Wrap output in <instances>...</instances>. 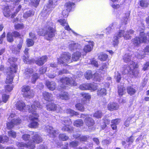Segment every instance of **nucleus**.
Wrapping results in <instances>:
<instances>
[{
  "label": "nucleus",
  "instance_id": "obj_53",
  "mask_svg": "<svg viewBox=\"0 0 149 149\" xmlns=\"http://www.w3.org/2000/svg\"><path fill=\"white\" fill-rule=\"evenodd\" d=\"M15 29L16 30H19L22 29L24 26L22 24H17L14 25Z\"/></svg>",
  "mask_w": 149,
  "mask_h": 149
},
{
  "label": "nucleus",
  "instance_id": "obj_63",
  "mask_svg": "<svg viewBox=\"0 0 149 149\" xmlns=\"http://www.w3.org/2000/svg\"><path fill=\"white\" fill-rule=\"evenodd\" d=\"M90 61L91 64L93 65L95 67H98V63L94 59H92L91 60H90Z\"/></svg>",
  "mask_w": 149,
  "mask_h": 149
},
{
  "label": "nucleus",
  "instance_id": "obj_12",
  "mask_svg": "<svg viewBox=\"0 0 149 149\" xmlns=\"http://www.w3.org/2000/svg\"><path fill=\"white\" fill-rule=\"evenodd\" d=\"M119 107L118 104L115 102H111L108 104L107 108L109 110L111 111L118 109Z\"/></svg>",
  "mask_w": 149,
  "mask_h": 149
},
{
  "label": "nucleus",
  "instance_id": "obj_1",
  "mask_svg": "<svg viewBox=\"0 0 149 149\" xmlns=\"http://www.w3.org/2000/svg\"><path fill=\"white\" fill-rule=\"evenodd\" d=\"M30 104V105L29 104L25 107L24 102L22 101H19L17 102L15 105L16 109L19 111H23L27 110L29 112L32 113V115H31L29 117L31 123L28 125V127L31 128H36L39 125L38 122L39 121V116L36 111L38 109L41 108L42 106L38 101H34Z\"/></svg>",
  "mask_w": 149,
  "mask_h": 149
},
{
  "label": "nucleus",
  "instance_id": "obj_3",
  "mask_svg": "<svg viewBox=\"0 0 149 149\" xmlns=\"http://www.w3.org/2000/svg\"><path fill=\"white\" fill-rule=\"evenodd\" d=\"M42 141V139L40 135L36 134L33 136L32 139L28 143L18 142L16 143V145L18 148L26 147L27 148L33 149L35 147V144L33 143L38 144L41 142Z\"/></svg>",
  "mask_w": 149,
  "mask_h": 149
},
{
  "label": "nucleus",
  "instance_id": "obj_49",
  "mask_svg": "<svg viewBox=\"0 0 149 149\" xmlns=\"http://www.w3.org/2000/svg\"><path fill=\"white\" fill-rule=\"evenodd\" d=\"M13 87L12 85H6L5 87V90L6 92L11 91L13 89Z\"/></svg>",
  "mask_w": 149,
  "mask_h": 149
},
{
  "label": "nucleus",
  "instance_id": "obj_33",
  "mask_svg": "<svg viewBox=\"0 0 149 149\" xmlns=\"http://www.w3.org/2000/svg\"><path fill=\"white\" fill-rule=\"evenodd\" d=\"M33 72L32 68H26L25 70L24 75L26 77H29L33 73Z\"/></svg>",
  "mask_w": 149,
  "mask_h": 149
},
{
  "label": "nucleus",
  "instance_id": "obj_38",
  "mask_svg": "<svg viewBox=\"0 0 149 149\" xmlns=\"http://www.w3.org/2000/svg\"><path fill=\"white\" fill-rule=\"evenodd\" d=\"M103 116V114L100 111H96L93 115L94 117L97 118H100Z\"/></svg>",
  "mask_w": 149,
  "mask_h": 149
},
{
  "label": "nucleus",
  "instance_id": "obj_41",
  "mask_svg": "<svg viewBox=\"0 0 149 149\" xmlns=\"http://www.w3.org/2000/svg\"><path fill=\"white\" fill-rule=\"evenodd\" d=\"M83 124V122L82 120L80 119L75 120L74 123V125L77 127L82 126Z\"/></svg>",
  "mask_w": 149,
  "mask_h": 149
},
{
  "label": "nucleus",
  "instance_id": "obj_21",
  "mask_svg": "<svg viewBox=\"0 0 149 149\" xmlns=\"http://www.w3.org/2000/svg\"><path fill=\"white\" fill-rule=\"evenodd\" d=\"M23 42V40L22 39H20L19 43L17 45V48L14 49H12V52L13 53L17 54L19 52L20 50L21 49L22 46Z\"/></svg>",
  "mask_w": 149,
  "mask_h": 149
},
{
  "label": "nucleus",
  "instance_id": "obj_51",
  "mask_svg": "<svg viewBox=\"0 0 149 149\" xmlns=\"http://www.w3.org/2000/svg\"><path fill=\"white\" fill-rule=\"evenodd\" d=\"M59 138L60 139L63 141H66L69 138L67 136L64 134H60Z\"/></svg>",
  "mask_w": 149,
  "mask_h": 149
},
{
  "label": "nucleus",
  "instance_id": "obj_35",
  "mask_svg": "<svg viewBox=\"0 0 149 149\" xmlns=\"http://www.w3.org/2000/svg\"><path fill=\"white\" fill-rule=\"evenodd\" d=\"M34 95L33 91L31 90L27 93H23V95L24 97L27 98H32Z\"/></svg>",
  "mask_w": 149,
  "mask_h": 149
},
{
  "label": "nucleus",
  "instance_id": "obj_22",
  "mask_svg": "<svg viewBox=\"0 0 149 149\" xmlns=\"http://www.w3.org/2000/svg\"><path fill=\"white\" fill-rule=\"evenodd\" d=\"M46 85L48 88L52 91L54 90L56 88L55 83L53 81H46Z\"/></svg>",
  "mask_w": 149,
  "mask_h": 149
},
{
  "label": "nucleus",
  "instance_id": "obj_6",
  "mask_svg": "<svg viewBox=\"0 0 149 149\" xmlns=\"http://www.w3.org/2000/svg\"><path fill=\"white\" fill-rule=\"evenodd\" d=\"M146 38L144 33L143 32H141L140 33L139 37H136L133 40V43L135 46H138L141 43L147 42Z\"/></svg>",
  "mask_w": 149,
  "mask_h": 149
},
{
  "label": "nucleus",
  "instance_id": "obj_36",
  "mask_svg": "<svg viewBox=\"0 0 149 149\" xmlns=\"http://www.w3.org/2000/svg\"><path fill=\"white\" fill-rule=\"evenodd\" d=\"M34 13L31 10H29L24 13L23 17L24 18H27L28 17L33 16Z\"/></svg>",
  "mask_w": 149,
  "mask_h": 149
},
{
  "label": "nucleus",
  "instance_id": "obj_34",
  "mask_svg": "<svg viewBox=\"0 0 149 149\" xmlns=\"http://www.w3.org/2000/svg\"><path fill=\"white\" fill-rule=\"evenodd\" d=\"M32 74L31 81L32 83L34 84L39 78V76L36 73H33Z\"/></svg>",
  "mask_w": 149,
  "mask_h": 149
},
{
  "label": "nucleus",
  "instance_id": "obj_8",
  "mask_svg": "<svg viewBox=\"0 0 149 149\" xmlns=\"http://www.w3.org/2000/svg\"><path fill=\"white\" fill-rule=\"evenodd\" d=\"M70 54L68 53H65L63 54L61 58L58 59V63L60 64H64L66 65V63H70L72 62Z\"/></svg>",
  "mask_w": 149,
  "mask_h": 149
},
{
  "label": "nucleus",
  "instance_id": "obj_18",
  "mask_svg": "<svg viewBox=\"0 0 149 149\" xmlns=\"http://www.w3.org/2000/svg\"><path fill=\"white\" fill-rule=\"evenodd\" d=\"M74 4L73 3L68 2L66 3L65 4L64 8L67 10V11L64 15H67L68 13L70 11L72 8V6H74Z\"/></svg>",
  "mask_w": 149,
  "mask_h": 149
},
{
  "label": "nucleus",
  "instance_id": "obj_27",
  "mask_svg": "<svg viewBox=\"0 0 149 149\" xmlns=\"http://www.w3.org/2000/svg\"><path fill=\"white\" fill-rule=\"evenodd\" d=\"M17 60V59L16 58H15L14 57L10 58L8 59V62L10 63V67L9 68H14V66H13V65H14L17 67V66L15 64V63L16 61Z\"/></svg>",
  "mask_w": 149,
  "mask_h": 149
},
{
  "label": "nucleus",
  "instance_id": "obj_40",
  "mask_svg": "<svg viewBox=\"0 0 149 149\" xmlns=\"http://www.w3.org/2000/svg\"><path fill=\"white\" fill-rule=\"evenodd\" d=\"M129 16V13L125 14L124 17L123 18L122 20L121 23L122 25H125L127 23V22L128 20V17Z\"/></svg>",
  "mask_w": 149,
  "mask_h": 149
},
{
  "label": "nucleus",
  "instance_id": "obj_56",
  "mask_svg": "<svg viewBox=\"0 0 149 149\" xmlns=\"http://www.w3.org/2000/svg\"><path fill=\"white\" fill-rule=\"evenodd\" d=\"M125 90V89L123 86H121L120 87H118V93L119 95H122Z\"/></svg>",
  "mask_w": 149,
  "mask_h": 149
},
{
  "label": "nucleus",
  "instance_id": "obj_24",
  "mask_svg": "<svg viewBox=\"0 0 149 149\" xmlns=\"http://www.w3.org/2000/svg\"><path fill=\"white\" fill-rule=\"evenodd\" d=\"M43 95L45 99L47 101H49L53 100L52 95L49 93L44 92L43 93Z\"/></svg>",
  "mask_w": 149,
  "mask_h": 149
},
{
  "label": "nucleus",
  "instance_id": "obj_7",
  "mask_svg": "<svg viewBox=\"0 0 149 149\" xmlns=\"http://www.w3.org/2000/svg\"><path fill=\"white\" fill-rule=\"evenodd\" d=\"M132 57V56L129 54H126L123 57V59L125 62L128 63L134 69L137 68L139 66L136 63L134 62Z\"/></svg>",
  "mask_w": 149,
  "mask_h": 149
},
{
  "label": "nucleus",
  "instance_id": "obj_23",
  "mask_svg": "<svg viewBox=\"0 0 149 149\" xmlns=\"http://www.w3.org/2000/svg\"><path fill=\"white\" fill-rule=\"evenodd\" d=\"M93 44L92 42H89L88 45L84 47V51L86 53L91 51L93 49Z\"/></svg>",
  "mask_w": 149,
  "mask_h": 149
},
{
  "label": "nucleus",
  "instance_id": "obj_2",
  "mask_svg": "<svg viewBox=\"0 0 149 149\" xmlns=\"http://www.w3.org/2000/svg\"><path fill=\"white\" fill-rule=\"evenodd\" d=\"M55 25L52 22L47 23L43 30H40L38 32L40 36H44L45 38L48 40L54 37L55 36Z\"/></svg>",
  "mask_w": 149,
  "mask_h": 149
},
{
  "label": "nucleus",
  "instance_id": "obj_42",
  "mask_svg": "<svg viewBox=\"0 0 149 149\" xmlns=\"http://www.w3.org/2000/svg\"><path fill=\"white\" fill-rule=\"evenodd\" d=\"M91 71V70L87 71L85 74V77L87 79H89L92 77Z\"/></svg>",
  "mask_w": 149,
  "mask_h": 149
},
{
  "label": "nucleus",
  "instance_id": "obj_14",
  "mask_svg": "<svg viewBox=\"0 0 149 149\" xmlns=\"http://www.w3.org/2000/svg\"><path fill=\"white\" fill-rule=\"evenodd\" d=\"M131 69L130 66L127 65H125L123 66L121 70L122 73L124 74H131Z\"/></svg>",
  "mask_w": 149,
  "mask_h": 149
},
{
  "label": "nucleus",
  "instance_id": "obj_60",
  "mask_svg": "<svg viewBox=\"0 0 149 149\" xmlns=\"http://www.w3.org/2000/svg\"><path fill=\"white\" fill-rule=\"evenodd\" d=\"M115 78L116 79V81L117 82H119L121 78L120 74L118 72L116 73L115 75Z\"/></svg>",
  "mask_w": 149,
  "mask_h": 149
},
{
  "label": "nucleus",
  "instance_id": "obj_54",
  "mask_svg": "<svg viewBox=\"0 0 149 149\" xmlns=\"http://www.w3.org/2000/svg\"><path fill=\"white\" fill-rule=\"evenodd\" d=\"M8 139V137L6 136H0V143H3L5 142H7Z\"/></svg>",
  "mask_w": 149,
  "mask_h": 149
},
{
  "label": "nucleus",
  "instance_id": "obj_64",
  "mask_svg": "<svg viewBox=\"0 0 149 149\" xmlns=\"http://www.w3.org/2000/svg\"><path fill=\"white\" fill-rule=\"evenodd\" d=\"M131 118L130 117L128 118L125 121L124 123V125L126 127H128L130 125V120Z\"/></svg>",
  "mask_w": 149,
  "mask_h": 149
},
{
  "label": "nucleus",
  "instance_id": "obj_50",
  "mask_svg": "<svg viewBox=\"0 0 149 149\" xmlns=\"http://www.w3.org/2000/svg\"><path fill=\"white\" fill-rule=\"evenodd\" d=\"M22 6L21 5H19L16 9L15 11L12 15L11 17L13 18L18 13L20 10Z\"/></svg>",
  "mask_w": 149,
  "mask_h": 149
},
{
  "label": "nucleus",
  "instance_id": "obj_57",
  "mask_svg": "<svg viewBox=\"0 0 149 149\" xmlns=\"http://www.w3.org/2000/svg\"><path fill=\"white\" fill-rule=\"evenodd\" d=\"M9 98V95L5 94H3L2 95V101L4 103H6Z\"/></svg>",
  "mask_w": 149,
  "mask_h": 149
},
{
  "label": "nucleus",
  "instance_id": "obj_4",
  "mask_svg": "<svg viewBox=\"0 0 149 149\" xmlns=\"http://www.w3.org/2000/svg\"><path fill=\"white\" fill-rule=\"evenodd\" d=\"M134 33L133 30H130L125 33L124 30H120L116 36L114 37L113 39V45L115 46L117 45L118 43V39L119 38L123 36L126 39H129L130 38V35Z\"/></svg>",
  "mask_w": 149,
  "mask_h": 149
},
{
  "label": "nucleus",
  "instance_id": "obj_46",
  "mask_svg": "<svg viewBox=\"0 0 149 149\" xmlns=\"http://www.w3.org/2000/svg\"><path fill=\"white\" fill-rule=\"evenodd\" d=\"M26 45L28 47L32 46L34 44L33 40L31 39L28 38L26 40Z\"/></svg>",
  "mask_w": 149,
  "mask_h": 149
},
{
  "label": "nucleus",
  "instance_id": "obj_16",
  "mask_svg": "<svg viewBox=\"0 0 149 149\" xmlns=\"http://www.w3.org/2000/svg\"><path fill=\"white\" fill-rule=\"evenodd\" d=\"M68 47L70 50L72 51L77 48H80V45L78 43H76L74 42L71 41L69 43Z\"/></svg>",
  "mask_w": 149,
  "mask_h": 149
},
{
  "label": "nucleus",
  "instance_id": "obj_48",
  "mask_svg": "<svg viewBox=\"0 0 149 149\" xmlns=\"http://www.w3.org/2000/svg\"><path fill=\"white\" fill-rule=\"evenodd\" d=\"M106 94V90L104 88L98 90L97 91V94L98 95H105Z\"/></svg>",
  "mask_w": 149,
  "mask_h": 149
},
{
  "label": "nucleus",
  "instance_id": "obj_59",
  "mask_svg": "<svg viewBox=\"0 0 149 149\" xmlns=\"http://www.w3.org/2000/svg\"><path fill=\"white\" fill-rule=\"evenodd\" d=\"M62 130H70V126L68 125H66L64 124H63L62 125Z\"/></svg>",
  "mask_w": 149,
  "mask_h": 149
},
{
  "label": "nucleus",
  "instance_id": "obj_47",
  "mask_svg": "<svg viewBox=\"0 0 149 149\" xmlns=\"http://www.w3.org/2000/svg\"><path fill=\"white\" fill-rule=\"evenodd\" d=\"M13 36L11 33H8L7 34V38L8 41L11 42L13 41Z\"/></svg>",
  "mask_w": 149,
  "mask_h": 149
},
{
  "label": "nucleus",
  "instance_id": "obj_9",
  "mask_svg": "<svg viewBox=\"0 0 149 149\" xmlns=\"http://www.w3.org/2000/svg\"><path fill=\"white\" fill-rule=\"evenodd\" d=\"M97 86L95 83L86 84L80 85L79 88L82 90H90L95 91L97 89Z\"/></svg>",
  "mask_w": 149,
  "mask_h": 149
},
{
  "label": "nucleus",
  "instance_id": "obj_58",
  "mask_svg": "<svg viewBox=\"0 0 149 149\" xmlns=\"http://www.w3.org/2000/svg\"><path fill=\"white\" fill-rule=\"evenodd\" d=\"M139 71L138 70H134L131 71V74L134 77H136L139 75Z\"/></svg>",
  "mask_w": 149,
  "mask_h": 149
},
{
  "label": "nucleus",
  "instance_id": "obj_30",
  "mask_svg": "<svg viewBox=\"0 0 149 149\" xmlns=\"http://www.w3.org/2000/svg\"><path fill=\"white\" fill-rule=\"evenodd\" d=\"M58 107L56 105L53 103L47 104L46 106L47 109L49 111L57 110Z\"/></svg>",
  "mask_w": 149,
  "mask_h": 149
},
{
  "label": "nucleus",
  "instance_id": "obj_45",
  "mask_svg": "<svg viewBox=\"0 0 149 149\" xmlns=\"http://www.w3.org/2000/svg\"><path fill=\"white\" fill-rule=\"evenodd\" d=\"M30 90V87L29 86H24L22 87V91L24 93H27Z\"/></svg>",
  "mask_w": 149,
  "mask_h": 149
},
{
  "label": "nucleus",
  "instance_id": "obj_44",
  "mask_svg": "<svg viewBox=\"0 0 149 149\" xmlns=\"http://www.w3.org/2000/svg\"><path fill=\"white\" fill-rule=\"evenodd\" d=\"M66 112L67 113L70 114L71 116H72L74 115L77 116L78 115V112H75L70 109H67L66 111Z\"/></svg>",
  "mask_w": 149,
  "mask_h": 149
},
{
  "label": "nucleus",
  "instance_id": "obj_11",
  "mask_svg": "<svg viewBox=\"0 0 149 149\" xmlns=\"http://www.w3.org/2000/svg\"><path fill=\"white\" fill-rule=\"evenodd\" d=\"M22 120L18 118L16 119H13L7 123V127L8 130H11L13 128L15 125H18L21 123Z\"/></svg>",
  "mask_w": 149,
  "mask_h": 149
},
{
  "label": "nucleus",
  "instance_id": "obj_39",
  "mask_svg": "<svg viewBox=\"0 0 149 149\" xmlns=\"http://www.w3.org/2000/svg\"><path fill=\"white\" fill-rule=\"evenodd\" d=\"M76 108L78 110L83 112L84 111V107L83 105L79 103L75 105Z\"/></svg>",
  "mask_w": 149,
  "mask_h": 149
},
{
  "label": "nucleus",
  "instance_id": "obj_13",
  "mask_svg": "<svg viewBox=\"0 0 149 149\" xmlns=\"http://www.w3.org/2000/svg\"><path fill=\"white\" fill-rule=\"evenodd\" d=\"M58 22L60 23V24L62 26H65L64 28L65 30L69 31H71L73 33L75 34V33L70 27L69 26L68 24L66 22V21L65 19H61L58 20Z\"/></svg>",
  "mask_w": 149,
  "mask_h": 149
},
{
  "label": "nucleus",
  "instance_id": "obj_19",
  "mask_svg": "<svg viewBox=\"0 0 149 149\" xmlns=\"http://www.w3.org/2000/svg\"><path fill=\"white\" fill-rule=\"evenodd\" d=\"M29 50V49L28 48H26L25 49L24 51L25 55L23 56L22 58L23 60L24 63H29L30 60L28 55V52Z\"/></svg>",
  "mask_w": 149,
  "mask_h": 149
},
{
  "label": "nucleus",
  "instance_id": "obj_37",
  "mask_svg": "<svg viewBox=\"0 0 149 149\" xmlns=\"http://www.w3.org/2000/svg\"><path fill=\"white\" fill-rule=\"evenodd\" d=\"M98 58L101 61H105L108 58V55L106 54L101 53L100 54Z\"/></svg>",
  "mask_w": 149,
  "mask_h": 149
},
{
  "label": "nucleus",
  "instance_id": "obj_10",
  "mask_svg": "<svg viewBox=\"0 0 149 149\" xmlns=\"http://www.w3.org/2000/svg\"><path fill=\"white\" fill-rule=\"evenodd\" d=\"M72 80V78L70 79L69 78L63 77L61 80V83L63 84V86H61V87L63 89H65V85H73L75 86L77 84L75 82Z\"/></svg>",
  "mask_w": 149,
  "mask_h": 149
},
{
  "label": "nucleus",
  "instance_id": "obj_55",
  "mask_svg": "<svg viewBox=\"0 0 149 149\" xmlns=\"http://www.w3.org/2000/svg\"><path fill=\"white\" fill-rule=\"evenodd\" d=\"M113 29V27L112 26H110L106 29V32L107 34H110L111 32Z\"/></svg>",
  "mask_w": 149,
  "mask_h": 149
},
{
  "label": "nucleus",
  "instance_id": "obj_17",
  "mask_svg": "<svg viewBox=\"0 0 149 149\" xmlns=\"http://www.w3.org/2000/svg\"><path fill=\"white\" fill-rule=\"evenodd\" d=\"M84 121L86 125L89 127H91L95 124L94 120L91 118L90 117H86Z\"/></svg>",
  "mask_w": 149,
  "mask_h": 149
},
{
  "label": "nucleus",
  "instance_id": "obj_5",
  "mask_svg": "<svg viewBox=\"0 0 149 149\" xmlns=\"http://www.w3.org/2000/svg\"><path fill=\"white\" fill-rule=\"evenodd\" d=\"M14 68H8L6 71L7 77L6 80V83L11 84L13 81L14 76L13 73L16 72L17 70V67L15 65Z\"/></svg>",
  "mask_w": 149,
  "mask_h": 149
},
{
  "label": "nucleus",
  "instance_id": "obj_61",
  "mask_svg": "<svg viewBox=\"0 0 149 149\" xmlns=\"http://www.w3.org/2000/svg\"><path fill=\"white\" fill-rule=\"evenodd\" d=\"M79 143L77 141H72L70 143V146L72 147H75L78 145Z\"/></svg>",
  "mask_w": 149,
  "mask_h": 149
},
{
  "label": "nucleus",
  "instance_id": "obj_29",
  "mask_svg": "<svg viewBox=\"0 0 149 149\" xmlns=\"http://www.w3.org/2000/svg\"><path fill=\"white\" fill-rule=\"evenodd\" d=\"M58 0H49L47 7L49 8H54L57 4Z\"/></svg>",
  "mask_w": 149,
  "mask_h": 149
},
{
  "label": "nucleus",
  "instance_id": "obj_52",
  "mask_svg": "<svg viewBox=\"0 0 149 149\" xmlns=\"http://www.w3.org/2000/svg\"><path fill=\"white\" fill-rule=\"evenodd\" d=\"M148 4V3L145 0H141L140 1V5L143 8L146 7Z\"/></svg>",
  "mask_w": 149,
  "mask_h": 149
},
{
  "label": "nucleus",
  "instance_id": "obj_28",
  "mask_svg": "<svg viewBox=\"0 0 149 149\" xmlns=\"http://www.w3.org/2000/svg\"><path fill=\"white\" fill-rule=\"evenodd\" d=\"M127 92L130 95H134L136 92V90L132 86H128L127 88Z\"/></svg>",
  "mask_w": 149,
  "mask_h": 149
},
{
  "label": "nucleus",
  "instance_id": "obj_43",
  "mask_svg": "<svg viewBox=\"0 0 149 149\" xmlns=\"http://www.w3.org/2000/svg\"><path fill=\"white\" fill-rule=\"evenodd\" d=\"M93 79L95 81H100L102 78L100 77V75L97 73H95L93 75Z\"/></svg>",
  "mask_w": 149,
  "mask_h": 149
},
{
  "label": "nucleus",
  "instance_id": "obj_25",
  "mask_svg": "<svg viewBox=\"0 0 149 149\" xmlns=\"http://www.w3.org/2000/svg\"><path fill=\"white\" fill-rule=\"evenodd\" d=\"M10 10L8 6H5L3 9V13L4 16L6 17H9L10 15Z\"/></svg>",
  "mask_w": 149,
  "mask_h": 149
},
{
  "label": "nucleus",
  "instance_id": "obj_15",
  "mask_svg": "<svg viewBox=\"0 0 149 149\" xmlns=\"http://www.w3.org/2000/svg\"><path fill=\"white\" fill-rule=\"evenodd\" d=\"M47 59V57L46 56H43L42 57L38 58L36 61L35 63L38 65H41L46 61Z\"/></svg>",
  "mask_w": 149,
  "mask_h": 149
},
{
  "label": "nucleus",
  "instance_id": "obj_32",
  "mask_svg": "<svg viewBox=\"0 0 149 149\" xmlns=\"http://www.w3.org/2000/svg\"><path fill=\"white\" fill-rule=\"evenodd\" d=\"M81 54L79 52H77L73 53L72 56V59L74 61H77L80 57Z\"/></svg>",
  "mask_w": 149,
  "mask_h": 149
},
{
  "label": "nucleus",
  "instance_id": "obj_31",
  "mask_svg": "<svg viewBox=\"0 0 149 149\" xmlns=\"http://www.w3.org/2000/svg\"><path fill=\"white\" fill-rule=\"evenodd\" d=\"M120 121V119H118L112 120L111 127L113 130H115L116 129V125L119 123Z\"/></svg>",
  "mask_w": 149,
  "mask_h": 149
},
{
  "label": "nucleus",
  "instance_id": "obj_62",
  "mask_svg": "<svg viewBox=\"0 0 149 149\" xmlns=\"http://www.w3.org/2000/svg\"><path fill=\"white\" fill-rule=\"evenodd\" d=\"M22 138L24 140H28L30 138V135L28 134H24L22 136Z\"/></svg>",
  "mask_w": 149,
  "mask_h": 149
},
{
  "label": "nucleus",
  "instance_id": "obj_20",
  "mask_svg": "<svg viewBox=\"0 0 149 149\" xmlns=\"http://www.w3.org/2000/svg\"><path fill=\"white\" fill-rule=\"evenodd\" d=\"M57 96L58 98L62 100H68L69 99V96L67 92H64L61 94H57Z\"/></svg>",
  "mask_w": 149,
  "mask_h": 149
},
{
  "label": "nucleus",
  "instance_id": "obj_26",
  "mask_svg": "<svg viewBox=\"0 0 149 149\" xmlns=\"http://www.w3.org/2000/svg\"><path fill=\"white\" fill-rule=\"evenodd\" d=\"M81 95L84 100H82L81 102L82 104H84L85 102L84 100H89L91 98V96L89 94L83 93H81Z\"/></svg>",
  "mask_w": 149,
  "mask_h": 149
}]
</instances>
